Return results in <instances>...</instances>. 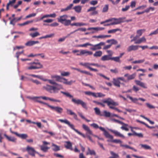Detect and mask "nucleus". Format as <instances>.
<instances>
[{"mask_svg": "<svg viewBox=\"0 0 158 158\" xmlns=\"http://www.w3.org/2000/svg\"><path fill=\"white\" fill-rule=\"evenodd\" d=\"M136 74L134 73L131 75H129L128 74H126L124 75V77H127L128 80L133 79L135 77Z\"/></svg>", "mask_w": 158, "mask_h": 158, "instance_id": "nucleus-21", "label": "nucleus"}, {"mask_svg": "<svg viewBox=\"0 0 158 158\" xmlns=\"http://www.w3.org/2000/svg\"><path fill=\"white\" fill-rule=\"evenodd\" d=\"M94 66L97 67H100L101 66L97 63H90L88 62V66L89 67H88V69H89L91 71H94L95 72H97L98 70L97 69H94L91 68L90 66Z\"/></svg>", "mask_w": 158, "mask_h": 158, "instance_id": "nucleus-10", "label": "nucleus"}, {"mask_svg": "<svg viewBox=\"0 0 158 158\" xmlns=\"http://www.w3.org/2000/svg\"><path fill=\"white\" fill-rule=\"evenodd\" d=\"M23 53V51H22L20 52H18L16 53V57L17 59L18 60L19 56L21 54H22Z\"/></svg>", "mask_w": 158, "mask_h": 158, "instance_id": "nucleus-56", "label": "nucleus"}, {"mask_svg": "<svg viewBox=\"0 0 158 158\" xmlns=\"http://www.w3.org/2000/svg\"><path fill=\"white\" fill-rule=\"evenodd\" d=\"M58 121L62 123H64L67 124L74 131L76 132H77L78 134L82 136L83 137L85 138L86 136L85 135L83 134L80 132L78 130L74 128V126L71 124L70 122L66 119H59Z\"/></svg>", "mask_w": 158, "mask_h": 158, "instance_id": "nucleus-4", "label": "nucleus"}, {"mask_svg": "<svg viewBox=\"0 0 158 158\" xmlns=\"http://www.w3.org/2000/svg\"><path fill=\"white\" fill-rule=\"evenodd\" d=\"M26 150L28 152V154L32 156H35V154L36 153H37L34 148L30 147L29 146H27V147Z\"/></svg>", "mask_w": 158, "mask_h": 158, "instance_id": "nucleus-9", "label": "nucleus"}, {"mask_svg": "<svg viewBox=\"0 0 158 158\" xmlns=\"http://www.w3.org/2000/svg\"><path fill=\"white\" fill-rule=\"evenodd\" d=\"M68 18V16L65 15L60 16L59 18H57V19L59 22L67 26L70 25L71 23V21L70 20L67 19Z\"/></svg>", "mask_w": 158, "mask_h": 158, "instance_id": "nucleus-5", "label": "nucleus"}, {"mask_svg": "<svg viewBox=\"0 0 158 158\" xmlns=\"http://www.w3.org/2000/svg\"><path fill=\"white\" fill-rule=\"evenodd\" d=\"M82 6H74L73 9L77 13H80L81 10Z\"/></svg>", "mask_w": 158, "mask_h": 158, "instance_id": "nucleus-27", "label": "nucleus"}, {"mask_svg": "<svg viewBox=\"0 0 158 158\" xmlns=\"http://www.w3.org/2000/svg\"><path fill=\"white\" fill-rule=\"evenodd\" d=\"M139 46L131 45L129 46L127 49L128 52H130L132 51H135L138 49Z\"/></svg>", "mask_w": 158, "mask_h": 158, "instance_id": "nucleus-16", "label": "nucleus"}, {"mask_svg": "<svg viewBox=\"0 0 158 158\" xmlns=\"http://www.w3.org/2000/svg\"><path fill=\"white\" fill-rule=\"evenodd\" d=\"M39 43L38 41H28L25 44V45L28 46H32L36 44Z\"/></svg>", "mask_w": 158, "mask_h": 158, "instance_id": "nucleus-22", "label": "nucleus"}, {"mask_svg": "<svg viewBox=\"0 0 158 158\" xmlns=\"http://www.w3.org/2000/svg\"><path fill=\"white\" fill-rule=\"evenodd\" d=\"M109 130L110 131V132L113 133L114 134V135L116 136H119V137L123 138H125V136L123 134H121L118 131H117L113 130L111 129H109Z\"/></svg>", "mask_w": 158, "mask_h": 158, "instance_id": "nucleus-14", "label": "nucleus"}, {"mask_svg": "<svg viewBox=\"0 0 158 158\" xmlns=\"http://www.w3.org/2000/svg\"><path fill=\"white\" fill-rule=\"evenodd\" d=\"M104 103H106L107 104L108 106H109L110 108L114 110L119 112H122V111L118 109L117 108L115 107L114 106H117L118 105V104L117 102H115L114 100L110 98H108L103 101Z\"/></svg>", "mask_w": 158, "mask_h": 158, "instance_id": "nucleus-3", "label": "nucleus"}, {"mask_svg": "<svg viewBox=\"0 0 158 158\" xmlns=\"http://www.w3.org/2000/svg\"><path fill=\"white\" fill-rule=\"evenodd\" d=\"M84 93L85 94L87 95H88L89 96L92 95V96H93V97H96L95 95L96 93H93V92H91L90 91H88L85 92H84Z\"/></svg>", "mask_w": 158, "mask_h": 158, "instance_id": "nucleus-38", "label": "nucleus"}, {"mask_svg": "<svg viewBox=\"0 0 158 158\" xmlns=\"http://www.w3.org/2000/svg\"><path fill=\"white\" fill-rule=\"evenodd\" d=\"M60 82H62L66 85H70L72 84L73 81H68L67 79L62 77Z\"/></svg>", "mask_w": 158, "mask_h": 158, "instance_id": "nucleus-17", "label": "nucleus"}, {"mask_svg": "<svg viewBox=\"0 0 158 158\" xmlns=\"http://www.w3.org/2000/svg\"><path fill=\"white\" fill-rule=\"evenodd\" d=\"M60 93L66 97L70 98H72L71 101L74 104L77 105H81L83 108L86 109H87L86 103L84 102L82 100L79 99H76L73 98V96L68 92L61 91Z\"/></svg>", "mask_w": 158, "mask_h": 158, "instance_id": "nucleus-1", "label": "nucleus"}, {"mask_svg": "<svg viewBox=\"0 0 158 158\" xmlns=\"http://www.w3.org/2000/svg\"><path fill=\"white\" fill-rule=\"evenodd\" d=\"M77 27H81L84 26H86L87 24L86 23H84L81 22L77 23Z\"/></svg>", "mask_w": 158, "mask_h": 158, "instance_id": "nucleus-54", "label": "nucleus"}, {"mask_svg": "<svg viewBox=\"0 0 158 158\" xmlns=\"http://www.w3.org/2000/svg\"><path fill=\"white\" fill-rule=\"evenodd\" d=\"M108 5H105L102 9V12H106L108 11Z\"/></svg>", "mask_w": 158, "mask_h": 158, "instance_id": "nucleus-48", "label": "nucleus"}, {"mask_svg": "<svg viewBox=\"0 0 158 158\" xmlns=\"http://www.w3.org/2000/svg\"><path fill=\"white\" fill-rule=\"evenodd\" d=\"M82 127L84 129L87 131L86 133L92 134V131L90 130L89 127L84 124L82 125Z\"/></svg>", "mask_w": 158, "mask_h": 158, "instance_id": "nucleus-25", "label": "nucleus"}, {"mask_svg": "<svg viewBox=\"0 0 158 158\" xmlns=\"http://www.w3.org/2000/svg\"><path fill=\"white\" fill-rule=\"evenodd\" d=\"M42 80L44 81H48L51 84H56V82L53 80L47 79H42Z\"/></svg>", "mask_w": 158, "mask_h": 158, "instance_id": "nucleus-43", "label": "nucleus"}, {"mask_svg": "<svg viewBox=\"0 0 158 158\" xmlns=\"http://www.w3.org/2000/svg\"><path fill=\"white\" fill-rule=\"evenodd\" d=\"M33 22V20H32L30 21H28L23 23L19 24L18 25L19 26H23L27 25L29 23H32Z\"/></svg>", "mask_w": 158, "mask_h": 158, "instance_id": "nucleus-37", "label": "nucleus"}, {"mask_svg": "<svg viewBox=\"0 0 158 158\" xmlns=\"http://www.w3.org/2000/svg\"><path fill=\"white\" fill-rule=\"evenodd\" d=\"M10 131L11 133L12 134H14L15 135L19 137V138H20L22 139H25L26 138L28 137V135L26 134H18L17 132H14L12 131L11 129H10Z\"/></svg>", "mask_w": 158, "mask_h": 158, "instance_id": "nucleus-13", "label": "nucleus"}, {"mask_svg": "<svg viewBox=\"0 0 158 158\" xmlns=\"http://www.w3.org/2000/svg\"><path fill=\"white\" fill-rule=\"evenodd\" d=\"M40 33L37 31H36L33 33H31L29 35L31 36L32 38H35L38 36L40 35Z\"/></svg>", "mask_w": 158, "mask_h": 158, "instance_id": "nucleus-36", "label": "nucleus"}, {"mask_svg": "<svg viewBox=\"0 0 158 158\" xmlns=\"http://www.w3.org/2000/svg\"><path fill=\"white\" fill-rule=\"evenodd\" d=\"M88 151L89 153L87 152L86 153V154L87 155H88L89 154L90 155H95V154H96L94 150H91L89 148V147L88 148Z\"/></svg>", "mask_w": 158, "mask_h": 158, "instance_id": "nucleus-42", "label": "nucleus"}, {"mask_svg": "<svg viewBox=\"0 0 158 158\" xmlns=\"http://www.w3.org/2000/svg\"><path fill=\"white\" fill-rule=\"evenodd\" d=\"M52 149L54 151H57L60 150V147L54 143H52Z\"/></svg>", "mask_w": 158, "mask_h": 158, "instance_id": "nucleus-28", "label": "nucleus"}, {"mask_svg": "<svg viewBox=\"0 0 158 158\" xmlns=\"http://www.w3.org/2000/svg\"><path fill=\"white\" fill-rule=\"evenodd\" d=\"M135 81L137 85H139L144 89H147V88L146 85V84L144 83L137 80H135Z\"/></svg>", "mask_w": 158, "mask_h": 158, "instance_id": "nucleus-18", "label": "nucleus"}, {"mask_svg": "<svg viewBox=\"0 0 158 158\" xmlns=\"http://www.w3.org/2000/svg\"><path fill=\"white\" fill-rule=\"evenodd\" d=\"M130 6H126L125 8H123L122 9V10L123 11H126L128 10Z\"/></svg>", "mask_w": 158, "mask_h": 158, "instance_id": "nucleus-64", "label": "nucleus"}, {"mask_svg": "<svg viewBox=\"0 0 158 158\" xmlns=\"http://www.w3.org/2000/svg\"><path fill=\"white\" fill-rule=\"evenodd\" d=\"M56 84H52L53 85H46L43 86L42 89L44 90H45L47 91L50 93L53 92L54 93H56L57 92V91L63 88V86L62 85L59 84L56 82Z\"/></svg>", "mask_w": 158, "mask_h": 158, "instance_id": "nucleus-2", "label": "nucleus"}, {"mask_svg": "<svg viewBox=\"0 0 158 158\" xmlns=\"http://www.w3.org/2000/svg\"><path fill=\"white\" fill-rule=\"evenodd\" d=\"M140 145L141 146L142 148L145 150H152L151 147L150 146L147 144H140Z\"/></svg>", "mask_w": 158, "mask_h": 158, "instance_id": "nucleus-30", "label": "nucleus"}, {"mask_svg": "<svg viewBox=\"0 0 158 158\" xmlns=\"http://www.w3.org/2000/svg\"><path fill=\"white\" fill-rule=\"evenodd\" d=\"M50 109L51 110L55 111L57 113L59 114H61L63 112V110L62 108L58 106H50Z\"/></svg>", "mask_w": 158, "mask_h": 158, "instance_id": "nucleus-8", "label": "nucleus"}, {"mask_svg": "<svg viewBox=\"0 0 158 158\" xmlns=\"http://www.w3.org/2000/svg\"><path fill=\"white\" fill-rule=\"evenodd\" d=\"M157 34H158V28L156 30L151 33L149 35L151 36L153 35H156Z\"/></svg>", "mask_w": 158, "mask_h": 158, "instance_id": "nucleus-59", "label": "nucleus"}, {"mask_svg": "<svg viewBox=\"0 0 158 158\" xmlns=\"http://www.w3.org/2000/svg\"><path fill=\"white\" fill-rule=\"evenodd\" d=\"M118 31L121 32V30L118 28H117L116 29H111L110 30H109L107 32H108V33L109 34L114 33H115L116 32H117V31Z\"/></svg>", "mask_w": 158, "mask_h": 158, "instance_id": "nucleus-32", "label": "nucleus"}, {"mask_svg": "<svg viewBox=\"0 0 158 158\" xmlns=\"http://www.w3.org/2000/svg\"><path fill=\"white\" fill-rule=\"evenodd\" d=\"M80 64L85 67L87 69H88V67H89L88 66V62H85L84 63L81 62L80 63Z\"/></svg>", "mask_w": 158, "mask_h": 158, "instance_id": "nucleus-63", "label": "nucleus"}, {"mask_svg": "<svg viewBox=\"0 0 158 158\" xmlns=\"http://www.w3.org/2000/svg\"><path fill=\"white\" fill-rule=\"evenodd\" d=\"M123 19V18H119L118 19L112 18V21L110 23V24L113 25L120 24L123 22L122 21Z\"/></svg>", "mask_w": 158, "mask_h": 158, "instance_id": "nucleus-11", "label": "nucleus"}, {"mask_svg": "<svg viewBox=\"0 0 158 158\" xmlns=\"http://www.w3.org/2000/svg\"><path fill=\"white\" fill-rule=\"evenodd\" d=\"M96 7H90L89 9L87 10V12H89L91 11H93L94 10H96Z\"/></svg>", "mask_w": 158, "mask_h": 158, "instance_id": "nucleus-61", "label": "nucleus"}, {"mask_svg": "<svg viewBox=\"0 0 158 158\" xmlns=\"http://www.w3.org/2000/svg\"><path fill=\"white\" fill-rule=\"evenodd\" d=\"M110 154L113 156L110 157L119 158V156L117 154H116L112 151L110 152Z\"/></svg>", "mask_w": 158, "mask_h": 158, "instance_id": "nucleus-49", "label": "nucleus"}, {"mask_svg": "<svg viewBox=\"0 0 158 158\" xmlns=\"http://www.w3.org/2000/svg\"><path fill=\"white\" fill-rule=\"evenodd\" d=\"M104 115L106 117H110L111 116V113L109 112H107L106 110L104 111L103 112Z\"/></svg>", "mask_w": 158, "mask_h": 158, "instance_id": "nucleus-46", "label": "nucleus"}, {"mask_svg": "<svg viewBox=\"0 0 158 158\" xmlns=\"http://www.w3.org/2000/svg\"><path fill=\"white\" fill-rule=\"evenodd\" d=\"M51 78L54 79H55L56 81L60 82L61 79V77L57 75H52L51 76Z\"/></svg>", "mask_w": 158, "mask_h": 158, "instance_id": "nucleus-24", "label": "nucleus"}, {"mask_svg": "<svg viewBox=\"0 0 158 158\" xmlns=\"http://www.w3.org/2000/svg\"><path fill=\"white\" fill-rule=\"evenodd\" d=\"M4 136L6 137L7 139L9 141L13 142H15L16 141V139L12 136H9L6 134H4Z\"/></svg>", "mask_w": 158, "mask_h": 158, "instance_id": "nucleus-23", "label": "nucleus"}, {"mask_svg": "<svg viewBox=\"0 0 158 158\" xmlns=\"http://www.w3.org/2000/svg\"><path fill=\"white\" fill-rule=\"evenodd\" d=\"M147 106L150 109H154L155 108V107L152 105L150 104L149 103H147L146 104Z\"/></svg>", "mask_w": 158, "mask_h": 158, "instance_id": "nucleus-58", "label": "nucleus"}, {"mask_svg": "<svg viewBox=\"0 0 158 158\" xmlns=\"http://www.w3.org/2000/svg\"><path fill=\"white\" fill-rule=\"evenodd\" d=\"M111 142L116 143H120V144L122 143V141L120 139H111L110 141Z\"/></svg>", "mask_w": 158, "mask_h": 158, "instance_id": "nucleus-50", "label": "nucleus"}, {"mask_svg": "<svg viewBox=\"0 0 158 158\" xmlns=\"http://www.w3.org/2000/svg\"><path fill=\"white\" fill-rule=\"evenodd\" d=\"M112 120L114 122H117L119 124L123 125H124L125 126H128V124H126L123 123L122 122L118 120H117L116 119H112Z\"/></svg>", "mask_w": 158, "mask_h": 158, "instance_id": "nucleus-41", "label": "nucleus"}, {"mask_svg": "<svg viewBox=\"0 0 158 158\" xmlns=\"http://www.w3.org/2000/svg\"><path fill=\"white\" fill-rule=\"evenodd\" d=\"M96 97H94L95 98L97 97H103L105 96V95L101 93H96L95 94Z\"/></svg>", "mask_w": 158, "mask_h": 158, "instance_id": "nucleus-47", "label": "nucleus"}, {"mask_svg": "<svg viewBox=\"0 0 158 158\" xmlns=\"http://www.w3.org/2000/svg\"><path fill=\"white\" fill-rule=\"evenodd\" d=\"M30 65L27 68L28 70L42 68L43 65L40 62H31L29 64Z\"/></svg>", "mask_w": 158, "mask_h": 158, "instance_id": "nucleus-6", "label": "nucleus"}, {"mask_svg": "<svg viewBox=\"0 0 158 158\" xmlns=\"http://www.w3.org/2000/svg\"><path fill=\"white\" fill-rule=\"evenodd\" d=\"M88 46H91V44L89 43H86L83 44L79 45L77 46V47L86 48Z\"/></svg>", "mask_w": 158, "mask_h": 158, "instance_id": "nucleus-39", "label": "nucleus"}, {"mask_svg": "<svg viewBox=\"0 0 158 158\" xmlns=\"http://www.w3.org/2000/svg\"><path fill=\"white\" fill-rule=\"evenodd\" d=\"M127 97L134 103H137V101L139 100L138 99L136 98H133L129 96H127Z\"/></svg>", "mask_w": 158, "mask_h": 158, "instance_id": "nucleus-44", "label": "nucleus"}, {"mask_svg": "<svg viewBox=\"0 0 158 158\" xmlns=\"http://www.w3.org/2000/svg\"><path fill=\"white\" fill-rule=\"evenodd\" d=\"M111 55H105L103 56L101 58V60L105 61L106 60H111Z\"/></svg>", "mask_w": 158, "mask_h": 158, "instance_id": "nucleus-20", "label": "nucleus"}, {"mask_svg": "<svg viewBox=\"0 0 158 158\" xmlns=\"http://www.w3.org/2000/svg\"><path fill=\"white\" fill-rule=\"evenodd\" d=\"M65 143L66 144L64 146L65 148L68 149H70L71 150H73V149L72 148V144L70 141H66Z\"/></svg>", "mask_w": 158, "mask_h": 158, "instance_id": "nucleus-26", "label": "nucleus"}, {"mask_svg": "<svg viewBox=\"0 0 158 158\" xmlns=\"http://www.w3.org/2000/svg\"><path fill=\"white\" fill-rule=\"evenodd\" d=\"M113 83L114 85L117 86L118 87H120V82L119 81V80H118V78L117 79H115V78L113 79Z\"/></svg>", "mask_w": 158, "mask_h": 158, "instance_id": "nucleus-29", "label": "nucleus"}, {"mask_svg": "<svg viewBox=\"0 0 158 158\" xmlns=\"http://www.w3.org/2000/svg\"><path fill=\"white\" fill-rule=\"evenodd\" d=\"M70 74L69 72H62L61 73V75L63 76H69Z\"/></svg>", "mask_w": 158, "mask_h": 158, "instance_id": "nucleus-52", "label": "nucleus"}, {"mask_svg": "<svg viewBox=\"0 0 158 158\" xmlns=\"http://www.w3.org/2000/svg\"><path fill=\"white\" fill-rule=\"evenodd\" d=\"M30 80L33 82L35 83L37 85L40 84H41V83L39 81L37 80H33L32 79H30Z\"/></svg>", "mask_w": 158, "mask_h": 158, "instance_id": "nucleus-60", "label": "nucleus"}, {"mask_svg": "<svg viewBox=\"0 0 158 158\" xmlns=\"http://www.w3.org/2000/svg\"><path fill=\"white\" fill-rule=\"evenodd\" d=\"M136 5V2L135 1H132L131 3L130 6L132 8L135 7Z\"/></svg>", "mask_w": 158, "mask_h": 158, "instance_id": "nucleus-62", "label": "nucleus"}, {"mask_svg": "<svg viewBox=\"0 0 158 158\" xmlns=\"http://www.w3.org/2000/svg\"><path fill=\"white\" fill-rule=\"evenodd\" d=\"M94 110H95L96 114L98 115L102 116V115L101 114V112L100 109L98 108L97 107H95L94 108Z\"/></svg>", "mask_w": 158, "mask_h": 158, "instance_id": "nucleus-45", "label": "nucleus"}, {"mask_svg": "<svg viewBox=\"0 0 158 158\" xmlns=\"http://www.w3.org/2000/svg\"><path fill=\"white\" fill-rule=\"evenodd\" d=\"M135 41V44H140L142 42H145L146 41V40L144 36H143L138 40H136Z\"/></svg>", "mask_w": 158, "mask_h": 158, "instance_id": "nucleus-19", "label": "nucleus"}, {"mask_svg": "<svg viewBox=\"0 0 158 158\" xmlns=\"http://www.w3.org/2000/svg\"><path fill=\"white\" fill-rule=\"evenodd\" d=\"M145 61L144 59H143L141 60H135L134 61H133L132 62V63L134 64H141L143 63Z\"/></svg>", "mask_w": 158, "mask_h": 158, "instance_id": "nucleus-40", "label": "nucleus"}, {"mask_svg": "<svg viewBox=\"0 0 158 158\" xmlns=\"http://www.w3.org/2000/svg\"><path fill=\"white\" fill-rule=\"evenodd\" d=\"M123 109H125L127 111L129 112V113H131L132 112H136V110H135L132 109H127V108H124L123 107Z\"/></svg>", "mask_w": 158, "mask_h": 158, "instance_id": "nucleus-53", "label": "nucleus"}, {"mask_svg": "<svg viewBox=\"0 0 158 158\" xmlns=\"http://www.w3.org/2000/svg\"><path fill=\"white\" fill-rule=\"evenodd\" d=\"M145 31V30L144 29L137 30V35L133 38L132 40H131V42L135 41L137 39L139 38L140 36L142 35V33Z\"/></svg>", "mask_w": 158, "mask_h": 158, "instance_id": "nucleus-12", "label": "nucleus"}, {"mask_svg": "<svg viewBox=\"0 0 158 158\" xmlns=\"http://www.w3.org/2000/svg\"><path fill=\"white\" fill-rule=\"evenodd\" d=\"M102 54V52L101 51H96L94 54V56L95 57H98L101 56Z\"/></svg>", "mask_w": 158, "mask_h": 158, "instance_id": "nucleus-34", "label": "nucleus"}, {"mask_svg": "<svg viewBox=\"0 0 158 158\" xmlns=\"http://www.w3.org/2000/svg\"><path fill=\"white\" fill-rule=\"evenodd\" d=\"M103 134L106 138H109L111 139H113V136L110 135L107 131H106Z\"/></svg>", "mask_w": 158, "mask_h": 158, "instance_id": "nucleus-33", "label": "nucleus"}, {"mask_svg": "<svg viewBox=\"0 0 158 158\" xmlns=\"http://www.w3.org/2000/svg\"><path fill=\"white\" fill-rule=\"evenodd\" d=\"M66 113L68 114L73 115L74 118L76 119H77V114L71 110L68 109L67 108L66 109Z\"/></svg>", "mask_w": 158, "mask_h": 158, "instance_id": "nucleus-15", "label": "nucleus"}, {"mask_svg": "<svg viewBox=\"0 0 158 158\" xmlns=\"http://www.w3.org/2000/svg\"><path fill=\"white\" fill-rule=\"evenodd\" d=\"M40 97H34L33 101L35 102L40 103L41 102V101L40 100Z\"/></svg>", "mask_w": 158, "mask_h": 158, "instance_id": "nucleus-51", "label": "nucleus"}, {"mask_svg": "<svg viewBox=\"0 0 158 158\" xmlns=\"http://www.w3.org/2000/svg\"><path fill=\"white\" fill-rule=\"evenodd\" d=\"M111 60H113L115 62L120 63L121 61L120 59L118 56L112 57L111 56Z\"/></svg>", "mask_w": 158, "mask_h": 158, "instance_id": "nucleus-35", "label": "nucleus"}, {"mask_svg": "<svg viewBox=\"0 0 158 158\" xmlns=\"http://www.w3.org/2000/svg\"><path fill=\"white\" fill-rule=\"evenodd\" d=\"M36 15L35 13H33L31 14H30L27 16H26L25 17V19H27L28 18H30L32 17H35Z\"/></svg>", "mask_w": 158, "mask_h": 158, "instance_id": "nucleus-55", "label": "nucleus"}, {"mask_svg": "<svg viewBox=\"0 0 158 158\" xmlns=\"http://www.w3.org/2000/svg\"><path fill=\"white\" fill-rule=\"evenodd\" d=\"M146 7V5H143L139 6L136 8H135L134 10H139V9H143Z\"/></svg>", "mask_w": 158, "mask_h": 158, "instance_id": "nucleus-57", "label": "nucleus"}, {"mask_svg": "<svg viewBox=\"0 0 158 158\" xmlns=\"http://www.w3.org/2000/svg\"><path fill=\"white\" fill-rule=\"evenodd\" d=\"M40 148L41 150L44 152H47L48 150L50 148L47 146L44 145H41L40 146Z\"/></svg>", "mask_w": 158, "mask_h": 158, "instance_id": "nucleus-31", "label": "nucleus"}, {"mask_svg": "<svg viewBox=\"0 0 158 158\" xmlns=\"http://www.w3.org/2000/svg\"><path fill=\"white\" fill-rule=\"evenodd\" d=\"M105 43L104 42H101L100 43L93 45L91 44V46L89 48V49L92 51H95L97 50L101 49L102 48V46L105 45Z\"/></svg>", "mask_w": 158, "mask_h": 158, "instance_id": "nucleus-7", "label": "nucleus"}]
</instances>
